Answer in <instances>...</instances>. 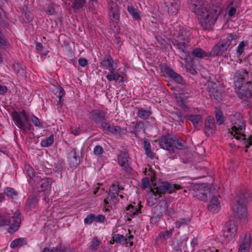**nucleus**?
<instances>
[{"mask_svg":"<svg viewBox=\"0 0 252 252\" xmlns=\"http://www.w3.org/2000/svg\"><path fill=\"white\" fill-rule=\"evenodd\" d=\"M189 8L198 16V23L204 31H211L220 14V8L205 0H188Z\"/></svg>","mask_w":252,"mask_h":252,"instance_id":"1","label":"nucleus"},{"mask_svg":"<svg viewBox=\"0 0 252 252\" xmlns=\"http://www.w3.org/2000/svg\"><path fill=\"white\" fill-rule=\"evenodd\" d=\"M234 83L238 97L245 106L252 105V72L245 69L236 71L233 76Z\"/></svg>","mask_w":252,"mask_h":252,"instance_id":"2","label":"nucleus"},{"mask_svg":"<svg viewBox=\"0 0 252 252\" xmlns=\"http://www.w3.org/2000/svg\"><path fill=\"white\" fill-rule=\"evenodd\" d=\"M179 32L171 39V44L179 52V58L187 62L192 49L191 41V32L184 27L179 28Z\"/></svg>","mask_w":252,"mask_h":252,"instance_id":"3","label":"nucleus"},{"mask_svg":"<svg viewBox=\"0 0 252 252\" xmlns=\"http://www.w3.org/2000/svg\"><path fill=\"white\" fill-rule=\"evenodd\" d=\"M159 147L171 154L175 153V149L184 150L189 148L187 142L183 138L175 134L167 133L159 137L158 140Z\"/></svg>","mask_w":252,"mask_h":252,"instance_id":"4","label":"nucleus"},{"mask_svg":"<svg viewBox=\"0 0 252 252\" xmlns=\"http://www.w3.org/2000/svg\"><path fill=\"white\" fill-rule=\"evenodd\" d=\"M249 196L246 190H242L234 198L232 209L235 218L242 219L247 217L248 198Z\"/></svg>","mask_w":252,"mask_h":252,"instance_id":"5","label":"nucleus"},{"mask_svg":"<svg viewBox=\"0 0 252 252\" xmlns=\"http://www.w3.org/2000/svg\"><path fill=\"white\" fill-rule=\"evenodd\" d=\"M21 222V213L18 209L16 210L12 216H10L7 213H0V227L9 226L7 232L11 234L19 230Z\"/></svg>","mask_w":252,"mask_h":252,"instance_id":"6","label":"nucleus"},{"mask_svg":"<svg viewBox=\"0 0 252 252\" xmlns=\"http://www.w3.org/2000/svg\"><path fill=\"white\" fill-rule=\"evenodd\" d=\"M99 67L102 69H108L109 71V73L106 76V79L110 82L113 81L117 82L121 75L116 71L117 64L114 62L110 54H107L99 57Z\"/></svg>","mask_w":252,"mask_h":252,"instance_id":"7","label":"nucleus"},{"mask_svg":"<svg viewBox=\"0 0 252 252\" xmlns=\"http://www.w3.org/2000/svg\"><path fill=\"white\" fill-rule=\"evenodd\" d=\"M231 123L232 127L231 131L229 129V132L237 140L241 139V135L245 130L246 122L244 120L242 115L238 112H235L230 116Z\"/></svg>","mask_w":252,"mask_h":252,"instance_id":"8","label":"nucleus"},{"mask_svg":"<svg viewBox=\"0 0 252 252\" xmlns=\"http://www.w3.org/2000/svg\"><path fill=\"white\" fill-rule=\"evenodd\" d=\"M219 189L217 185L203 183L199 186V189L195 191L193 196L197 199L206 202L208 200V195L209 197L215 194Z\"/></svg>","mask_w":252,"mask_h":252,"instance_id":"9","label":"nucleus"},{"mask_svg":"<svg viewBox=\"0 0 252 252\" xmlns=\"http://www.w3.org/2000/svg\"><path fill=\"white\" fill-rule=\"evenodd\" d=\"M116 184L113 183L110 186L108 195L104 200L103 211L109 212L112 209L113 205H115L118 202L119 189Z\"/></svg>","mask_w":252,"mask_h":252,"instance_id":"10","label":"nucleus"},{"mask_svg":"<svg viewBox=\"0 0 252 252\" xmlns=\"http://www.w3.org/2000/svg\"><path fill=\"white\" fill-rule=\"evenodd\" d=\"M237 229V224L235 221L230 220L225 223L222 234L226 243L230 242L236 236Z\"/></svg>","mask_w":252,"mask_h":252,"instance_id":"11","label":"nucleus"},{"mask_svg":"<svg viewBox=\"0 0 252 252\" xmlns=\"http://www.w3.org/2000/svg\"><path fill=\"white\" fill-rule=\"evenodd\" d=\"M129 159V155L126 150L119 151L117 156L118 163L127 174H130L132 171Z\"/></svg>","mask_w":252,"mask_h":252,"instance_id":"12","label":"nucleus"},{"mask_svg":"<svg viewBox=\"0 0 252 252\" xmlns=\"http://www.w3.org/2000/svg\"><path fill=\"white\" fill-rule=\"evenodd\" d=\"M106 112L99 109H93L87 114L88 118L92 124L100 125L106 123Z\"/></svg>","mask_w":252,"mask_h":252,"instance_id":"13","label":"nucleus"},{"mask_svg":"<svg viewBox=\"0 0 252 252\" xmlns=\"http://www.w3.org/2000/svg\"><path fill=\"white\" fill-rule=\"evenodd\" d=\"M230 46V42L228 38L220 40L212 47L211 51L212 57L223 56Z\"/></svg>","mask_w":252,"mask_h":252,"instance_id":"14","label":"nucleus"},{"mask_svg":"<svg viewBox=\"0 0 252 252\" xmlns=\"http://www.w3.org/2000/svg\"><path fill=\"white\" fill-rule=\"evenodd\" d=\"M108 8L109 11V15L110 20L113 23L114 28L117 29L119 27L120 13L117 2L113 0H109Z\"/></svg>","mask_w":252,"mask_h":252,"instance_id":"15","label":"nucleus"},{"mask_svg":"<svg viewBox=\"0 0 252 252\" xmlns=\"http://www.w3.org/2000/svg\"><path fill=\"white\" fill-rule=\"evenodd\" d=\"M68 164L70 168L75 169L81 162L80 153L77 148H72L67 155Z\"/></svg>","mask_w":252,"mask_h":252,"instance_id":"16","label":"nucleus"},{"mask_svg":"<svg viewBox=\"0 0 252 252\" xmlns=\"http://www.w3.org/2000/svg\"><path fill=\"white\" fill-rule=\"evenodd\" d=\"M100 127L103 131H106L114 134L126 135L127 133L126 128L121 127L119 126L111 125L108 123H102Z\"/></svg>","mask_w":252,"mask_h":252,"instance_id":"17","label":"nucleus"},{"mask_svg":"<svg viewBox=\"0 0 252 252\" xmlns=\"http://www.w3.org/2000/svg\"><path fill=\"white\" fill-rule=\"evenodd\" d=\"M11 117L14 121L15 125L20 129L25 131L26 129L31 130L33 129L32 125L30 123H25L20 117V113L17 111H13L11 112Z\"/></svg>","mask_w":252,"mask_h":252,"instance_id":"18","label":"nucleus"},{"mask_svg":"<svg viewBox=\"0 0 252 252\" xmlns=\"http://www.w3.org/2000/svg\"><path fill=\"white\" fill-rule=\"evenodd\" d=\"M39 199L35 194L28 196L24 206V210L27 213L35 211L38 207Z\"/></svg>","mask_w":252,"mask_h":252,"instance_id":"19","label":"nucleus"},{"mask_svg":"<svg viewBox=\"0 0 252 252\" xmlns=\"http://www.w3.org/2000/svg\"><path fill=\"white\" fill-rule=\"evenodd\" d=\"M143 206L140 201L138 200L137 203L134 202L128 205L126 208V213L127 217L133 218L136 215L141 214V208Z\"/></svg>","mask_w":252,"mask_h":252,"instance_id":"20","label":"nucleus"},{"mask_svg":"<svg viewBox=\"0 0 252 252\" xmlns=\"http://www.w3.org/2000/svg\"><path fill=\"white\" fill-rule=\"evenodd\" d=\"M165 6L169 15H175L178 12L180 5V0H163Z\"/></svg>","mask_w":252,"mask_h":252,"instance_id":"21","label":"nucleus"},{"mask_svg":"<svg viewBox=\"0 0 252 252\" xmlns=\"http://www.w3.org/2000/svg\"><path fill=\"white\" fill-rule=\"evenodd\" d=\"M216 128L215 121L214 117L212 116L207 117L204 128L205 135L208 137L213 135L215 132Z\"/></svg>","mask_w":252,"mask_h":252,"instance_id":"22","label":"nucleus"},{"mask_svg":"<svg viewBox=\"0 0 252 252\" xmlns=\"http://www.w3.org/2000/svg\"><path fill=\"white\" fill-rule=\"evenodd\" d=\"M161 68L162 70L176 83L179 84H183V77L179 74L175 72L170 66L164 64L162 65Z\"/></svg>","mask_w":252,"mask_h":252,"instance_id":"23","label":"nucleus"},{"mask_svg":"<svg viewBox=\"0 0 252 252\" xmlns=\"http://www.w3.org/2000/svg\"><path fill=\"white\" fill-rule=\"evenodd\" d=\"M171 184L167 182H162L160 185L157 187L152 190L153 194L158 197L162 194L168 193L170 191Z\"/></svg>","mask_w":252,"mask_h":252,"instance_id":"24","label":"nucleus"},{"mask_svg":"<svg viewBox=\"0 0 252 252\" xmlns=\"http://www.w3.org/2000/svg\"><path fill=\"white\" fill-rule=\"evenodd\" d=\"M106 221V218L104 215L99 214L95 216L94 214H90L87 216L84 219V223L86 224H91L93 222L104 223Z\"/></svg>","mask_w":252,"mask_h":252,"instance_id":"25","label":"nucleus"},{"mask_svg":"<svg viewBox=\"0 0 252 252\" xmlns=\"http://www.w3.org/2000/svg\"><path fill=\"white\" fill-rule=\"evenodd\" d=\"M251 242V236L246 234L239 245L238 252H249Z\"/></svg>","mask_w":252,"mask_h":252,"instance_id":"26","label":"nucleus"},{"mask_svg":"<svg viewBox=\"0 0 252 252\" xmlns=\"http://www.w3.org/2000/svg\"><path fill=\"white\" fill-rule=\"evenodd\" d=\"M220 202L217 196H213L207 206V209L213 213H217L220 210Z\"/></svg>","mask_w":252,"mask_h":252,"instance_id":"27","label":"nucleus"},{"mask_svg":"<svg viewBox=\"0 0 252 252\" xmlns=\"http://www.w3.org/2000/svg\"><path fill=\"white\" fill-rule=\"evenodd\" d=\"M211 54V51L206 52L203 49L198 47L193 49L191 52V54L193 57L199 59L212 57Z\"/></svg>","mask_w":252,"mask_h":252,"instance_id":"28","label":"nucleus"},{"mask_svg":"<svg viewBox=\"0 0 252 252\" xmlns=\"http://www.w3.org/2000/svg\"><path fill=\"white\" fill-rule=\"evenodd\" d=\"M53 182V180L52 178H42L41 181H40L41 185L40 186V189L38 191L40 192H45L46 191L50 190Z\"/></svg>","mask_w":252,"mask_h":252,"instance_id":"29","label":"nucleus"},{"mask_svg":"<svg viewBox=\"0 0 252 252\" xmlns=\"http://www.w3.org/2000/svg\"><path fill=\"white\" fill-rule=\"evenodd\" d=\"M174 231V226H171L169 227L168 229H166L165 231L160 232L157 238L158 240L166 241L172 237Z\"/></svg>","mask_w":252,"mask_h":252,"instance_id":"30","label":"nucleus"},{"mask_svg":"<svg viewBox=\"0 0 252 252\" xmlns=\"http://www.w3.org/2000/svg\"><path fill=\"white\" fill-rule=\"evenodd\" d=\"M131 128L130 132L135 135H137V133L141 131L144 126V122L140 121H136V122H133L131 124Z\"/></svg>","mask_w":252,"mask_h":252,"instance_id":"31","label":"nucleus"},{"mask_svg":"<svg viewBox=\"0 0 252 252\" xmlns=\"http://www.w3.org/2000/svg\"><path fill=\"white\" fill-rule=\"evenodd\" d=\"M191 220V218L188 217L185 218H180L178 219L175 222V227L177 229H180L182 227L189 225Z\"/></svg>","mask_w":252,"mask_h":252,"instance_id":"32","label":"nucleus"},{"mask_svg":"<svg viewBox=\"0 0 252 252\" xmlns=\"http://www.w3.org/2000/svg\"><path fill=\"white\" fill-rule=\"evenodd\" d=\"M127 11L132 16L133 19L135 21H139L141 20L140 15V11L137 8L133 6H127Z\"/></svg>","mask_w":252,"mask_h":252,"instance_id":"33","label":"nucleus"},{"mask_svg":"<svg viewBox=\"0 0 252 252\" xmlns=\"http://www.w3.org/2000/svg\"><path fill=\"white\" fill-rule=\"evenodd\" d=\"M3 193L10 199L13 200L17 198L18 192L13 188L6 187L3 189Z\"/></svg>","mask_w":252,"mask_h":252,"instance_id":"34","label":"nucleus"},{"mask_svg":"<svg viewBox=\"0 0 252 252\" xmlns=\"http://www.w3.org/2000/svg\"><path fill=\"white\" fill-rule=\"evenodd\" d=\"M168 207V202L165 199L160 200L158 203L154 207L155 210H157L163 214L166 209Z\"/></svg>","mask_w":252,"mask_h":252,"instance_id":"35","label":"nucleus"},{"mask_svg":"<svg viewBox=\"0 0 252 252\" xmlns=\"http://www.w3.org/2000/svg\"><path fill=\"white\" fill-rule=\"evenodd\" d=\"M112 241L117 244H121L122 245L127 244L126 237L120 234H113L112 236Z\"/></svg>","mask_w":252,"mask_h":252,"instance_id":"36","label":"nucleus"},{"mask_svg":"<svg viewBox=\"0 0 252 252\" xmlns=\"http://www.w3.org/2000/svg\"><path fill=\"white\" fill-rule=\"evenodd\" d=\"M163 214L160 213L157 210L154 211L152 213V216L151 217L150 219V223L152 225L156 224L161 219Z\"/></svg>","mask_w":252,"mask_h":252,"instance_id":"37","label":"nucleus"},{"mask_svg":"<svg viewBox=\"0 0 252 252\" xmlns=\"http://www.w3.org/2000/svg\"><path fill=\"white\" fill-rule=\"evenodd\" d=\"M144 148L146 156L151 158H153L155 154L152 152L151 144L147 139L144 140Z\"/></svg>","mask_w":252,"mask_h":252,"instance_id":"38","label":"nucleus"},{"mask_svg":"<svg viewBox=\"0 0 252 252\" xmlns=\"http://www.w3.org/2000/svg\"><path fill=\"white\" fill-rule=\"evenodd\" d=\"M26 245H27L26 239L24 238H19L14 239L11 242L10 247L12 249H15Z\"/></svg>","mask_w":252,"mask_h":252,"instance_id":"39","label":"nucleus"},{"mask_svg":"<svg viewBox=\"0 0 252 252\" xmlns=\"http://www.w3.org/2000/svg\"><path fill=\"white\" fill-rule=\"evenodd\" d=\"M151 115V112L143 108H139L137 112V116L141 119L146 120Z\"/></svg>","mask_w":252,"mask_h":252,"instance_id":"40","label":"nucleus"},{"mask_svg":"<svg viewBox=\"0 0 252 252\" xmlns=\"http://www.w3.org/2000/svg\"><path fill=\"white\" fill-rule=\"evenodd\" d=\"M202 117L200 114L190 115L188 116V119L192 124L194 127L198 126L199 122L202 120Z\"/></svg>","mask_w":252,"mask_h":252,"instance_id":"41","label":"nucleus"},{"mask_svg":"<svg viewBox=\"0 0 252 252\" xmlns=\"http://www.w3.org/2000/svg\"><path fill=\"white\" fill-rule=\"evenodd\" d=\"M208 91L211 97L217 101H220L221 99V93L216 88L211 87L209 89Z\"/></svg>","mask_w":252,"mask_h":252,"instance_id":"42","label":"nucleus"},{"mask_svg":"<svg viewBox=\"0 0 252 252\" xmlns=\"http://www.w3.org/2000/svg\"><path fill=\"white\" fill-rule=\"evenodd\" d=\"M101 244L100 240L97 236L93 238L90 242V249L92 251H96Z\"/></svg>","mask_w":252,"mask_h":252,"instance_id":"43","label":"nucleus"},{"mask_svg":"<svg viewBox=\"0 0 252 252\" xmlns=\"http://www.w3.org/2000/svg\"><path fill=\"white\" fill-rule=\"evenodd\" d=\"M54 141V134H52L45 139L42 140L40 142V145L42 147H48L52 145Z\"/></svg>","mask_w":252,"mask_h":252,"instance_id":"44","label":"nucleus"},{"mask_svg":"<svg viewBox=\"0 0 252 252\" xmlns=\"http://www.w3.org/2000/svg\"><path fill=\"white\" fill-rule=\"evenodd\" d=\"M15 71L20 75L25 76L26 75V66L24 65L17 63L14 65Z\"/></svg>","mask_w":252,"mask_h":252,"instance_id":"45","label":"nucleus"},{"mask_svg":"<svg viewBox=\"0 0 252 252\" xmlns=\"http://www.w3.org/2000/svg\"><path fill=\"white\" fill-rule=\"evenodd\" d=\"M215 117L216 119L217 124L218 125H220L224 123L225 119L221 110H217L215 112Z\"/></svg>","mask_w":252,"mask_h":252,"instance_id":"46","label":"nucleus"},{"mask_svg":"<svg viewBox=\"0 0 252 252\" xmlns=\"http://www.w3.org/2000/svg\"><path fill=\"white\" fill-rule=\"evenodd\" d=\"M248 44L249 43L247 40L242 41L239 43L236 49V52L239 56H241L244 53L245 47L248 46Z\"/></svg>","mask_w":252,"mask_h":252,"instance_id":"47","label":"nucleus"},{"mask_svg":"<svg viewBox=\"0 0 252 252\" xmlns=\"http://www.w3.org/2000/svg\"><path fill=\"white\" fill-rule=\"evenodd\" d=\"M86 2V0H74L72 7L75 9L79 10L83 8Z\"/></svg>","mask_w":252,"mask_h":252,"instance_id":"48","label":"nucleus"},{"mask_svg":"<svg viewBox=\"0 0 252 252\" xmlns=\"http://www.w3.org/2000/svg\"><path fill=\"white\" fill-rule=\"evenodd\" d=\"M177 104L178 106L185 111H188L189 108L186 104V100L181 97H180L177 99Z\"/></svg>","mask_w":252,"mask_h":252,"instance_id":"49","label":"nucleus"},{"mask_svg":"<svg viewBox=\"0 0 252 252\" xmlns=\"http://www.w3.org/2000/svg\"><path fill=\"white\" fill-rule=\"evenodd\" d=\"M24 171L29 178L31 177L35 172L32 167L29 164H25Z\"/></svg>","mask_w":252,"mask_h":252,"instance_id":"50","label":"nucleus"},{"mask_svg":"<svg viewBox=\"0 0 252 252\" xmlns=\"http://www.w3.org/2000/svg\"><path fill=\"white\" fill-rule=\"evenodd\" d=\"M31 120L35 126L39 128H43V123L34 115H32Z\"/></svg>","mask_w":252,"mask_h":252,"instance_id":"51","label":"nucleus"},{"mask_svg":"<svg viewBox=\"0 0 252 252\" xmlns=\"http://www.w3.org/2000/svg\"><path fill=\"white\" fill-rule=\"evenodd\" d=\"M241 139L244 140V143L246 144V148L248 149L252 145V135L250 136L247 140L246 135L243 134L241 135Z\"/></svg>","mask_w":252,"mask_h":252,"instance_id":"52","label":"nucleus"},{"mask_svg":"<svg viewBox=\"0 0 252 252\" xmlns=\"http://www.w3.org/2000/svg\"><path fill=\"white\" fill-rule=\"evenodd\" d=\"M33 182L35 185L38 184L41 181V177L39 175L38 173L35 172L34 174L29 178Z\"/></svg>","mask_w":252,"mask_h":252,"instance_id":"53","label":"nucleus"},{"mask_svg":"<svg viewBox=\"0 0 252 252\" xmlns=\"http://www.w3.org/2000/svg\"><path fill=\"white\" fill-rule=\"evenodd\" d=\"M103 152L104 149L103 147L100 145H96L94 148V154L96 156H100L103 153Z\"/></svg>","mask_w":252,"mask_h":252,"instance_id":"54","label":"nucleus"},{"mask_svg":"<svg viewBox=\"0 0 252 252\" xmlns=\"http://www.w3.org/2000/svg\"><path fill=\"white\" fill-rule=\"evenodd\" d=\"M184 243L182 241L177 242L173 244V249L175 251H180L184 248Z\"/></svg>","mask_w":252,"mask_h":252,"instance_id":"55","label":"nucleus"},{"mask_svg":"<svg viewBox=\"0 0 252 252\" xmlns=\"http://www.w3.org/2000/svg\"><path fill=\"white\" fill-rule=\"evenodd\" d=\"M99 185V184H97L96 186H94L93 194L95 196H98L100 195L104 190L103 188L100 189Z\"/></svg>","mask_w":252,"mask_h":252,"instance_id":"56","label":"nucleus"},{"mask_svg":"<svg viewBox=\"0 0 252 252\" xmlns=\"http://www.w3.org/2000/svg\"><path fill=\"white\" fill-rule=\"evenodd\" d=\"M19 113H20V117L21 118V116L23 117L24 121L25 122V123H30V117L24 109H23Z\"/></svg>","mask_w":252,"mask_h":252,"instance_id":"57","label":"nucleus"},{"mask_svg":"<svg viewBox=\"0 0 252 252\" xmlns=\"http://www.w3.org/2000/svg\"><path fill=\"white\" fill-rule=\"evenodd\" d=\"M57 89L59 91V94L57 95V97L63 98V97H64V96L65 94V92L64 89L60 85H59L58 87L57 88Z\"/></svg>","mask_w":252,"mask_h":252,"instance_id":"58","label":"nucleus"},{"mask_svg":"<svg viewBox=\"0 0 252 252\" xmlns=\"http://www.w3.org/2000/svg\"><path fill=\"white\" fill-rule=\"evenodd\" d=\"M182 189L181 186L177 184H171L170 191H169V193L171 194L175 191L176 190H179Z\"/></svg>","mask_w":252,"mask_h":252,"instance_id":"59","label":"nucleus"},{"mask_svg":"<svg viewBox=\"0 0 252 252\" xmlns=\"http://www.w3.org/2000/svg\"><path fill=\"white\" fill-rule=\"evenodd\" d=\"M164 212L166 215L171 217L175 214V210L173 207H168Z\"/></svg>","mask_w":252,"mask_h":252,"instance_id":"60","label":"nucleus"},{"mask_svg":"<svg viewBox=\"0 0 252 252\" xmlns=\"http://www.w3.org/2000/svg\"><path fill=\"white\" fill-rule=\"evenodd\" d=\"M150 185V181L148 178L145 177L142 180V187L146 189Z\"/></svg>","mask_w":252,"mask_h":252,"instance_id":"61","label":"nucleus"},{"mask_svg":"<svg viewBox=\"0 0 252 252\" xmlns=\"http://www.w3.org/2000/svg\"><path fill=\"white\" fill-rule=\"evenodd\" d=\"M78 63L79 65H80L81 67H85L88 65V61L85 58H80L78 60Z\"/></svg>","mask_w":252,"mask_h":252,"instance_id":"62","label":"nucleus"},{"mask_svg":"<svg viewBox=\"0 0 252 252\" xmlns=\"http://www.w3.org/2000/svg\"><path fill=\"white\" fill-rule=\"evenodd\" d=\"M238 36V35L234 33H230L229 34V38H228L230 42V45H232V42L233 41H235L237 38Z\"/></svg>","mask_w":252,"mask_h":252,"instance_id":"63","label":"nucleus"},{"mask_svg":"<svg viewBox=\"0 0 252 252\" xmlns=\"http://www.w3.org/2000/svg\"><path fill=\"white\" fill-rule=\"evenodd\" d=\"M45 12L48 15H52L55 12V9L52 6H49L45 10Z\"/></svg>","mask_w":252,"mask_h":252,"instance_id":"64","label":"nucleus"}]
</instances>
